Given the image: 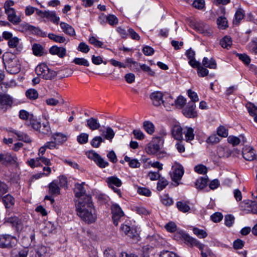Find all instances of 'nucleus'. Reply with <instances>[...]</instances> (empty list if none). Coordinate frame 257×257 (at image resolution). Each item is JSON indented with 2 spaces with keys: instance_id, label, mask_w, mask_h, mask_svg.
<instances>
[{
  "instance_id": "f257e3e1",
  "label": "nucleus",
  "mask_w": 257,
  "mask_h": 257,
  "mask_svg": "<svg viewBox=\"0 0 257 257\" xmlns=\"http://www.w3.org/2000/svg\"><path fill=\"white\" fill-rule=\"evenodd\" d=\"M76 211L79 217L87 223H92L96 220V211L89 195L78 199Z\"/></svg>"
},
{
  "instance_id": "f03ea898",
  "label": "nucleus",
  "mask_w": 257,
  "mask_h": 257,
  "mask_svg": "<svg viewBox=\"0 0 257 257\" xmlns=\"http://www.w3.org/2000/svg\"><path fill=\"white\" fill-rule=\"evenodd\" d=\"M3 61L7 72L11 74H17L21 69L19 60L10 53L3 55Z\"/></svg>"
},
{
  "instance_id": "7ed1b4c3",
  "label": "nucleus",
  "mask_w": 257,
  "mask_h": 257,
  "mask_svg": "<svg viewBox=\"0 0 257 257\" xmlns=\"http://www.w3.org/2000/svg\"><path fill=\"white\" fill-rule=\"evenodd\" d=\"M105 128V130H99L101 136H96L90 141V144L93 148L99 147L101 143L105 142V140H108L110 142H112L115 136L114 132L110 126H107Z\"/></svg>"
},
{
  "instance_id": "20e7f679",
  "label": "nucleus",
  "mask_w": 257,
  "mask_h": 257,
  "mask_svg": "<svg viewBox=\"0 0 257 257\" xmlns=\"http://www.w3.org/2000/svg\"><path fill=\"white\" fill-rule=\"evenodd\" d=\"M35 71L38 76H41L46 80H51L57 74L56 72L50 69L44 63L38 65L35 68Z\"/></svg>"
},
{
  "instance_id": "39448f33",
  "label": "nucleus",
  "mask_w": 257,
  "mask_h": 257,
  "mask_svg": "<svg viewBox=\"0 0 257 257\" xmlns=\"http://www.w3.org/2000/svg\"><path fill=\"white\" fill-rule=\"evenodd\" d=\"M17 238L8 234L0 235V248H11L17 247Z\"/></svg>"
},
{
  "instance_id": "423d86ee",
  "label": "nucleus",
  "mask_w": 257,
  "mask_h": 257,
  "mask_svg": "<svg viewBox=\"0 0 257 257\" xmlns=\"http://www.w3.org/2000/svg\"><path fill=\"white\" fill-rule=\"evenodd\" d=\"M163 143L162 137H156L148 145L146 148V152L149 154H156L160 150Z\"/></svg>"
},
{
  "instance_id": "0eeeda50",
  "label": "nucleus",
  "mask_w": 257,
  "mask_h": 257,
  "mask_svg": "<svg viewBox=\"0 0 257 257\" xmlns=\"http://www.w3.org/2000/svg\"><path fill=\"white\" fill-rule=\"evenodd\" d=\"M17 30L22 33L33 34L38 35H41L42 33V32L39 28L26 22L19 24L17 26Z\"/></svg>"
},
{
  "instance_id": "6e6552de",
  "label": "nucleus",
  "mask_w": 257,
  "mask_h": 257,
  "mask_svg": "<svg viewBox=\"0 0 257 257\" xmlns=\"http://www.w3.org/2000/svg\"><path fill=\"white\" fill-rule=\"evenodd\" d=\"M121 231L134 241H138L139 239V235L136 228L131 227L126 224H123L120 228Z\"/></svg>"
},
{
  "instance_id": "1a4fd4ad",
  "label": "nucleus",
  "mask_w": 257,
  "mask_h": 257,
  "mask_svg": "<svg viewBox=\"0 0 257 257\" xmlns=\"http://www.w3.org/2000/svg\"><path fill=\"white\" fill-rule=\"evenodd\" d=\"M13 103L12 97L6 94H0V109L6 111L8 108L11 107Z\"/></svg>"
},
{
  "instance_id": "9d476101",
  "label": "nucleus",
  "mask_w": 257,
  "mask_h": 257,
  "mask_svg": "<svg viewBox=\"0 0 257 257\" xmlns=\"http://www.w3.org/2000/svg\"><path fill=\"white\" fill-rule=\"evenodd\" d=\"M111 212L113 223L115 226H117L118 224L119 220L124 215V212L117 204H114L112 205Z\"/></svg>"
},
{
  "instance_id": "9b49d317",
  "label": "nucleus",
  "mask_w": 257,
  "mask_h": 257,
  "mask_svg": "<svg viewBox=\"0 0 257 257\" xmlns=\"http://www.w3.org/2000/svg\"><path fill=\"white\" fill-rule=\"evenodd\" d=\"M182 236L185 242L187 245L191 247L196 246L200 250H203L204 247V244L200 242L197 239L189 236L187 234H184Z\"/></svg>"
},
{
  "instance_id": "f8f14e48",
  "label": "nucleus",
  "mask_w": 257,
  "mask_h": 257,
  "mask_svg": "<svg viewBox=\"0 0 257 257\" xmlns=\"http://www.w3.org/2000/svg\"><path fill=\"white\" fill-rule=\"evenodd\" d=\"M173 173L172 176V180L177 182L182 178L184 173V169L182 165L179 164H175L173 166Z\"/></svg>"
},
{
  "instance_id": "ddd939ff",
  "label": "nucleus",
  "mask_w": 257,
  "mask_h": 257,
  "mask_svg": "<svg viewBox=\"0 0 257 257\" xmlns=\"http://www.w3.org/2000/svg\"><path fill=\"white\" fill-rule=\"evenodd\" d=\"M194 28L205 36H210L213 32L211 27L204 23H199L195 24Z\"/></svg>"
},
{
  "instance_id": "4468645a",
  "label": "nucleus",
  "mask_w": 257,
  "mask_h": 257,
  "mask_svg": "<svg viewBox=\"0 0 257 257\" xmlns=\"http://www.w3.org/2000/svg\"><path fill=\"white\" fill-rule=\"evenodd\" d=\"M196 105L193 102H189L187 106L183 109V114L187 117L193 118L197 116V112L195 110Z\"/></svg>"
},
{
  "instance_id": "2eb2a0df",
  "label": "nucleus",
  "mask_w": 257,
  "mask_h": 257,
  "mask_svg": "<svg viewBox=\"0 0 257 257\" xmlns=\"http://www.w3.org/2000/svg\"><path fill=\"white\" fill-rule=\"evenodd\" d=\"M241 207L247 212H251L253 214L257 213V202L248 200L242 203Z\"/></svg>"
},
{
  "instance_id": "dca6fc26",
  "label": "nucleus",
  "mask_w": 257,
  "mask_h": 257,
  "mask_svg": "<svg viewBox=\"0 0 257 257\" xmlns=\"http://www.w3.org/2000/svg\"><path fill=\"white\" fill-rule=\"evenodd\" d=\"M0 155L1 158V163L4 165L14 164L17 162V157L9 153H0Z\"/></svg>"
},
{
  "instance_id": "f3484780",
  "label": "nucleus",
  "mask_w": 257,
  "mask_h": 257,
  "mask_svg": "<svg viewBox=\"0 0 257 257\" xmlns=\"http://www.w3.org/2000/svg\"><path fill=\"white\" fill-rule=\"evenodd\" d=\"M164 95L160 91H155L150 95L153 104L156 106H160L163 102Z\"/></svg>"
},
{
  "instance_id": "a211bd4d",
  "label": "nucleus",
  "mask_w": 257,
  "mask_h": 257,
  "mask_svg": "<svg viewBox=\"0 0 257 257\" xmlns=\"http://www.w3.org/2000/svg\"><path fill=\"white\" fill-rule=\"evenodd\" d=\"M29 250L27 248L15 247L11 249V257H27Z\"/></svg>"
},
{
  "instance_id": "6ab92c4d",
  "label": "nucleus",
  "mask_w": 257,
  "mask_h": 257,
  "mask_svg": "<svg viewBox=\"0 0 257 257\" xmlns=\"http://www.w3.org/2000/svg\"><path fill=\"white\" fill-rule=\"evenodd\" d=\"M49 53L53 55H57L60 58H63L66 55V49L64 47L55 45L50 48Z\"/></svg>"
},
{
  "instance_id": "aec40b11",
  "label": "nucleus",
  "mask_w": 257,
  "mask_h": 257,
  "mask_svg": "<svg viewBox=\"0 0 257 257\" xmlns=\"http://www.w3.org/2000/svg\"><path fill=\"white\" fill-rule=\"evenodd\" d=\"M5 13L8 15V20L14 25H17L21 22V18L16 15L14 9L5 11Z\"/></svg>"
},
{
  "instance_id": "412c9836",
  "label": "nucleus",
  "mask_w": 257,
  "mask_h": 257,
  "mask_svg": "<svg viewBox=\"0 0 257 257\" xmlns=\"http://www.w3.org/2000/svg\"><path fill=\"white\" fill-rule=\"evenodd\" d=\"M86 126L91 131L99 130H100V124L98 120L93 117H91L89 119H87Z\"/></svg>"
},
{
  "instance_id": "4be33fe9",
  "label": "nucleus",
  "mask_w": 257,
  "mask_h": 257,
  "mask_svg": "<svg viewBox=\"0 0 257 257\" xmlns=\"http://www.w3.org/2000/svg\"><path fill=\"white\" fill-rule=\"evenodd\" d=\"M21 39L17 37H13L9 40L8 45L10 48L16 49L17 51L21 52L22 50L23 47L20 43Z\"/></svg>"
},
{
  "instance_id": "5701e85b",
  "label": "nucleus",
  "mask_w": 257,
  "mask_h": 257,
  "mask_svg": "<svg viewBox=\"0 0 257 257\" xmlns=\"http://www.w3.org/2000/svg\"><path fill=\"white\" fill-rule=\"evenodd\" d=\"M242 156L247 161H251L254 159L257 160V156L255 157L254 150L250 147H247L242 150Z\"/></svg>"
},
{
  "instance_id": "b1692460",
  "label": "nucleus",
  "mask_w": 257,
  "mask_h": 257,
  "mask_svg": "<svg viewBox=\"0 0 257 257\" xmlns=\"http://www.w3.org/2000/svg\"><path fill=\"white\" fill-rule=\"evenodd\" d=\"M186 55L189 59V64L192 67H196L198 66L199 62L195 59V53L191 48L186 52Z\"/></svg>"
},
{
  "instance_id": "393cba45",
  "label": "nucleus",
  "mask_w": 257,
  "mask_h": 257,
  "mask_svg": "<svg viewBox=\"0 0 257 257\" xmlns=\"http://www.w3.org/2000/svg\"><path fill=\"white\" fill-rule=\"evenodd\" d=\"M60 26L65 34L70 36H75V30L71 25L65 22H61Z\"/></svg>"
},
{
  "instance_id": "a878e982",
  "label": "nucleus",
  "mask_w": 257,
  "mask_h": 257,
  "mask_svg": "<svg viewBox=\"0 0 257 257\" xmlns=\"http://www.w3.org/2000/svg\"><path fill=\"white\" fill-rule=\"evenodd\" d=\"M84 183L81 184H76L74 191L76 197L80 198H83L85 196L84 195L85 193V190L83 187Z\"/></svg>"
},
{
  "instance_id": "bb28decb",
  "label": "nucleus",
  "mask_w": 257,
  "mask_h": 257,
  "mask_svg": "<svg viewBox=\"0 0 257 257\" xmlns=\"http://www.w3.org/2000/svg\"><path fill=\"white\" fill-rule=\"evenodd\" d=\"M172 133L176 140L181 141L183 139L182 128L180 125H174L172 128Z\"/></svg>"
},
{
  "instance_id": "cd10ccee",
  "label": "nucleus",
  "mask_w": 257,
  "mask_h": 257,
  "mask_svg": "<svg viewBox=\"0 0 257 257\" xmlns=\"http://www.w3.org/2000/svg\"><path fill=\"white\" fill-rule=\"evenodd\" d=\"M163 101V102L162 104L164 105V107L166 108L167 110L170 109L171 106L175 105L176 102L175 99L169 94L164 96Z\"/></svg>"
},
{
  "instance_id": "c85d7f7f",
  "label": "nucleus",
  "mask_w": 257,
  "mask_h": 257,
  "mask_svg": "<svg viewBox=\"0 0 257 257\" xmlns=\"http://www.w3.org/2000/svg\"><path fill=\"white\" fill-rule=\"evenodd\" d=\"M202 65L205 67L209 69H215L217 68L216 62L213 58H211L209 59L207 57H204L202 60Z\"/></svg>"
},
{
  "instance_id": "c756f323",
  "label": "nucleus",
  "mask_w": 257,
  "mask_h": 257,
  "mask_svg": "<svg viewBox=\"0 0 257 257\" xmlns=\"http://www.w3.org/2000/svg\"><path fill=\"white\" fill-rule=\"evenodd\" d=\"M15 134L18 137V139L20 141H23L26 143H30L31 142L30 138L28 135L24 133L18 132L14 130H11L9 131Z\"/></svg>"
},
{
  "instance_id": "7c9ffc66",
  "label": "nucleus",
  "mask_w": 257,
  "mask_h": 257,
  "mask_svg": "<svg viewBox=\"0 0 257 257\" xmlns=\"http://www.w3.org/2000/svg\"><path fill=\"white\" fill-rule=\"evenodd\" d=\"M3 202L6 208H10L14 205L15 200L12 195L8 194L3 198Z\"/></svg>"
},
{
  "instance_id": "2f4dec72",
  "label": "nucleus",
  "mask_w": 257,
  "mask_h": 257,
  "mask_svg": "<svg viewBox=\"0 0 257 257\" xmlns=\"http://www.w3.org/2000/svg\"><path fill=\"white\" fill-rule=\"evenodd\" d=\"M48 37L53 40V41L59 43H67L68 40H67L65 37L61 35H57L54 33H49L48 35Z\"/></svg>"
},
{
  "instance_id": "473e14b6",
  "label": "nucleus",
  "mask_w": 257,
  "mask_h": 257,
  "mask_svg": "<svg viewBox=\"0 0 257 257\" xmlns=\"http://www.w3.org/2000/svg\"><path fill=\"white\" fill-rule=\"evenodd\" d=\"M45 18L50 20L53 23L58 24L59 23L60 18L56 16L55 11H45Z\"/></svg>"
},
{
  "instance_id": "72a5a7b5",
  "label": "nucleus",
  "mask_w": 257,
  "mask_h": 257,
  "mask_svg": "<svg viewBox=\"0 0 257 257\" xmlns=\"http://www.w3.org/2000/svg\"><path fill=\"white\" fill-rule=\"evenodd\" d=\"M176 206L178 210L183 213L188 212L190 209V207L189 206V202L188 201H178L176 203Z\"/></svg>"
},
{
  "instance_id": "f704fd0d",
  "label": "nucleus",
  "mask_w": 257,
  "mask_h": 257,
  "mask_svg": "<svg viewBox=\"0 0 257 257\" xmlns=\"http://www.w3.org/2000/svg\"><path fill=\"white\" fill-rule=\"evenodd\" d=\"M124 160L125 162L128 163L129 166L132 168H138L141 166V163L136 159H132L127 156H125Z\"/></svg>"
},
{
  "instance_id": "c9c22d12",
  "label": "nucleus",
  "mask_w": 257,
  "mask_h": 257,
  "mask_svg": "<svg viewBox=\"0 0 257 257\" xmlns=\"http://www.w3.org/2000/svg\"><path fill=\"white\" fill-rule=\"evenodd\" d=\"M107 182L109 187H113V185H115L117 187H119L122 184L121 180L114 176L108 177L107 180Z\"/></svg>"
},
{
  "instance_id": "e433bc0d",
  "label": "nucleus",
  "mask_w": 257,
  "mask_h": 257,
  "mask_svg": "<svg viewBox=\"0 0 257 257\" xmlns=\"http://www.w3.org/2000/svg\"><path fill=\"white\" fill-rule=\"evenodd\" d=\"M49 193L52 195H57L60 194V188L57 183L54 181L49 185Z\"/></svg>"
},
{
  "instance_id": "4c0bfd02",
  "label": "nucleus",
  "mask_w": 257,
  "mask_h": 257,
  "mask_svg": "<svg viewBox=\"0 0 257 257\" xmlns=\"http://www.w3.org/2000/svg\"><path fill=\"white\" fill-rule=\"evenodd\" d=\"M38 132L44 135L50 134L51 133V128L49 122H46L41 123Z\"/></svg>"
},
{
  "instance_id": "58836bf2",
  "label": "nucleus",
  "mask_w": 257,
  "mask_h": 257,
  "mask_svg": "<svg viewBox=\"0 0 257 257\" xmlns=\"http://www.w3.org/2000/svg\"><path fill=\"white\" fill-rule=\"evenodd\" d=\"M32 50L34 54L37 56H41L43 54V47L39 44H34L32 46Z\"/></svg>"
},
{
  "instance_id": "ea45409f",
  "label": "nucleus",
  "mask_w": 257,
  "mask_h": 257,
  "mask_svg": "<svg viewBox=\"0 0 257 257\" xmlns=\"http://www.w3.org/2000/svg\"><path fill=\"white\" fill-rule=\"evenodd\" d=\"M143 127L149 134H152L155 131V126L153 123L150 121H145Z\"/></svg>"
},
{
  "instance_id": "a19ab883",
  "label": "nucleus",
  "mask_w": 257,
  "mask_h": 257,
  "mask_svg": "<svg viewBox=\"0 0 257 257\" xmlns=\"http://www.w3.org/2000/svg\"><path fill=\"white\" fill-rule=\"evenodd\" d=\"M220 44L223 48L228 49L232 44L231 38L229 36H225L221 40Z\"/></svg>"
},
{
  "instance_id": "79ce46f5",
  "label": "nucleus",
  "mask_w": 257,
  "mask_h": 257,
  "mask_svg": "<svg viewBox=\"0 0 257 257\" xmlns=\"http://www.w3.org/2000/svg\"><path fill=\"white\" fill-rule=\"evenodd\" d=\"M185 140L187 142L192 141L194 139V130L191 127L186 128V131H184Z\"/></svg>"
},
{
  "instance_id": "37998d69",
  "label": "nucleus",
  "mask_w": 257,
  "mask_h": 257,
  "mask_svg": "<svg viewBox=\"0 0 257 257\" xmlns=\"http://www.w3.org/2000/svg\"><path fill=\"white\" fill-rule=\"evenodd\" d=\"M193 68H197L198 75L200 77H205L208 75L209 71L204 66L200 65V63L199 62L198 66L196 67H193Z\"/></svg>"
},
{
  "instance_id": "c03bdc74",
  "label": "nucleus",
  "mask_w": 257,
  "mask_h": 257,
  "mask_svg": "<svg viewBox=\"0 0 257 257\" xmlns=\"http://www.w3.org/2000/svg\"><path fill=\"white\" fill-rule=\"evenodd\" d=\"M244 16L243 11L241 9L237 10L235 14V19L233 21V23L238 25L240 21L243 19Z\"/></svg>"
},
{
  "instance_id": "a18cd8bd",
  "label": "nucleus",
  "mask_w": 257,
  "mask_h": 257,
  "mask_svg": "<svg viewBox=\"0 0 257 257\" xmlns=\"http://www.w3.org/2000/svg\"><path fill=\"white\" fill-rule=\"evenodd\" d=\"M193 232L199 238H204L207 236V233L204 230L197 227L193 228Z\"/></svg>"
},
{
  "instance_id": "49530a36",
  "label": "nucleus",
  "mask_w": 257,
  "mask_h": 257,
  "mask_svg": "<svg viewBox=\"0 0 257 257\" xmlns=\"http://www.w3.org/2000/svg\"><path fill=\"white\" fill-rule=\"evenodd\" d=\"M19 117L21 119L29 120L30 121L34 117V116L25 110H21L19 112Z\"/></svg>"
},
{
  "instance_id": "de8ad7c7",
  "label": "nucleus",
  "mask_w": 257,
  "mask_h": 257,
  "mask_svg": "<svg viewBox=\"0 0 257 257\" xmlns=\"http://www.w3.org/2000/svg\"><path fill=\"white\" fill-rule=\"evenodd\" d=\"M168 181L164 177H161L157 183V190L160 191H162L168 185Z\"/></svg>"
},
{
  "instance_id": "09e8293b",
  "label": "nucleus",
  "mask_w": 257,
  "mask_h": 257,
  "mask_svg": "<svg viewBox=\"0 0 257 257\" xmlns=\"http://www.w3.org/2000/svg\"><path fill=\"white\" fill-rule=\"evenodd\" d=\"M88 134L84 133H81L77 137V141L80 144H85L88 142Z\"/></svg>"
},
{
  "instance_id": "8fccbe9b",
  "label": "nucleus",
  "mask_w": 257,
  "mask_h": 257,
  "mask_svg": "<svg viewBox=\"0 0 257 257\" xmlns=\"http://www.w3.org/2000/svg\"><path fill=\"white\" fill-rule=\"evenodd\" d=\"M47 251V248L44 245L38 246L36 249V256L45 257Z\"/></svg>"
},
{
  "instance_id": "3c124183",
  "label": "nucleus",
  "mask_w": 257,
  "mask_h": 257,
  "mask_svg": "<svg viewBox=\"0 0 257 257\" xmlns=\"http://www.w3.org/2000/svg\"><path fill=\"white\" fill-rule=\"evenodd\" d=\"M26 95L30 99H36L38 97V93L35 89H28L26 92Z\"/></svg>"
},
{
  "instance_id": "603ef678",
  "label": "nucleus",
  "mask_w": 257,
  "mask_h": 257,
  "mask_svg": "<svg viewBox=\"0 0 257 257\" xmlns=\"http://www.w3.org/2000/svg\"><path fill=\"white\" fill-rule=\"evenodd\" d=\"M207 180L205 178L201 177L197 180L195 186L197 188L202 189L204 188L207 184Z\"/></svg>"
},
{
  "instance_id": "864d4df0",
  "label": "nucleus",
  "mask_w": 257,
  "mask_h": 257,
  "mask_svg": "<svg viewBox=\"0 0 257 257\" xmlns=\"http://www.w3.org/2000/svg\"><path fill=\"white\" fill-rule=\"evenodd\" d=\"M161 202L166 206H170L173 204V200L169 197L168 194H165L161 196Z\"/></svg>"
},
{
  "instance_id": "5fc2aeb1",
  "label": "nucleus",
  "mask_w": 257,
  "mask_h": 257,
  "mask_svg": "<svg viewBox=\"0 0 257 257\" xmlns=\"http://www.w3.org/2000/svg\"><path fill=\"white\" fill-rule=\"evenodd\" d=\"M217 23L220 29H224L228 27L227 21L225 17H219L217 20Z\"/></svg>"
},
{
  "instance_id": "6e6d98bb",
  "label": "nucleus",
  "mask_w": 257,
  "mask_h": 257,
  "mask_svg": "<svg viewBox=\"0 0 257 257\" xmlns=\"http://www.w3.org/2000/svg\"><path fill=\"white\" fill-rule=\"evenodd\" d=\"M139 66L140 67V68H139V69H141L144 72L147 73L149 75L151 76H154L155 75V72L153 71L149 66L146 64H139Z\"/></svg>"
},
{
  "instance_id": "4d7b16f0",
  "label": "nucleus",
  "mask_w": 257,
  "mask_h": 257,
  "mask_svg": "<svg viewBox=\"0 0 257 257\" xmlns=\"http://www.w3.org/2000/svg\"><path fill=\"white\" fill-rule=\"evenodd\" d=\"M73 62L78 65H82L84 66H89V62L84 58H75Z\"/></svg>"
},
{
  "instance_id": "13d9d810",
  "label": "nucleus",
  "mask_w": 257,
  "mask_h": 257,
  "mask_svg": "<svg viewBox=\"0 0 257 257\" xmlns=\"http://www.w3.org/2000/svg\"><path fill=\"white\" fill-rule=\"evenodd\" d=\"M228 142L233 146H236L241 142L240 139L233 136H230L227 138Z\"/></svg>"
},
{
  "instance_id": "bf43d9fd",
  "label": "nucleus",
  "mask_w": 257,
  "mask_h": 257,
  "mask_svg": "<svg viewBox=\"0 0 257 257\" xmlns=\"http://www.w3.org/2000/svg\"><path fill=\"white\" fill-rule=\"evenodd\" d=\"M54 140L59 144H62L67 140V137L61 133H56L54 135Z\"/></svg>"
},
{
  "instance_id": "052dcab7",
  "label": "nucleus",
  "mask_w": 257,
  "mask_h": 257,
  "mask_svg": "<svg viewBox=\"0 0 257 257\" xmlns=\"http://www.w3.org/2000/svg\"><path fill=\"white\" fill-rule=\"evenodd\" d=\"M175 105L178 108H182L186 103V99L182 96H179L177 99H175Z\"/></svg>"
},
{
  "instance_id": "680f3d73",
  "label": "nucleus",
  "mask_w": 257,
  "mask_h": 257,
  "mask_svg": "<svg viewBox=\"0 0 257 257\" xmlns=\"http://www.w3.org/2000/svg\"><path fill=\"white\" fill-rule=\"evenodd\" d=\"M95 163L101 168H104L109 165L107 161H104L100 155L96 160Z\"/></svg>"
},
{
  "instance_id": "e2e57ef3",
  "label": "nucleus",
  "mask_w": 257,
  "mask_h": 257,
  "mask_svg": "<svg viewBox=\"0 0 257 257\" xmlns=\"http://www.w3.org/2000/svg\"><path fill=\"white\" fill-rule=\"evenodd\" d=\"M192 5L196 9L202 10L205 7V2L204 0H194Z\"/></svg>"
},
{
  "instance_id": "0e129e2a",
  "label": "nucleus",
  "mask_w": 257,
  "mask_h": 257,
  "mask_svg": "<svg viewBox=\"0 0 257 257\" xmlns=\"http://www.w3.org/2000/svg\"><path fill=\"white\" fill-rule=\"evenodd\" d=\"M217 135L222 137H227L228 135V130L224 126L220 125L217 129Z\"/></svg>"
},
{
  "instance_id": "69168bd1",
  "label": "nucleus",
  "mask_w": 257,
  "mask_h": 257,
  "mask_svg": "<svg viewBox=\"0 0 257 257\" xmlns=\"http://www.w3.org/2000/svg\"><path fill=\"white\" fill-rule=\"evenodd\" d=\"M234 221V217L233 215L228 214L225 216L224 223L226 226L230 227Z\"/></svg>"
},
{
  "instance_id": "338daca9",
  "label": "nucleus",
  "mask_w": 257,
  "mask_h": 257,
  "mask_svg": "<svg viewBox=\"0 0 257 257\" xmlns=\"http://www.w3.org/2000/svg\"><path fill=\"white\" fill-rule=\"evenodd\" d=\"M237 56L239 60L242 61L245 65H248L250 62L249 57L245 54H237Z\"/></svg>"
},
{
  "instance_id": "774afa93",
  "label": "nucleus",
  "mask_w": 257,
  "mask_h": 257,
  "mask_svg": "<svg viewBox=\"0 0 257 257\" xmlns=\"http://www.w3.org/2000/svg\"><path fill=\"white\" fill-rule=\"evenodd\" d=\"M77 50L84 53H87L90 49L89 46L84 42H81L77 48Z\"/></svg>"
}]
</instances>
